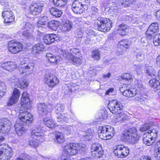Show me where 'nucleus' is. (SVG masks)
<instances>
[{"mask_svg": "<svg viewBox=\"0 0 160 160\" xmlns=\"http://www.w3.org/2000/svg\"><path fill=\"white\" fill-rule=\"evenodd\" d=\"M139 137L137 134V130L135 127L124 131L121 136L122 140L132 144L138 143L139 140Z\"/></svg>", "mask_w": 160, "mask_h": 160, "instance_id": "1", "label": "nucleus"}, {"mask_svg": "<svg viewBox=\"0 0 160 160\" xmlns=\"http://www.w3.org/2000/svg\"><path fill=\"white\" fill-rule=\"evenodd\" d=\"M86 150L85 144L82 143H71L64 147V152L68 156L74 155L78 154V151L84 152Z\"/></svg>", "mask_w": 160, "mask_h": 160, "instance_id": "2", "label": "nucleus"}, {"mask_svg": "<svg viewBox=\"0 0 160 160\" xmlns=\"http://www.w3.org/2000/svg\"><path fill=\"white\" fill-rule=\"evenodd\" d=\"M114 133L113 127L110 125L99 126L98 135L100 138L102 139H110L113 136Z\"/></svg>", "mask_w": 160, "mask_h": 160, "instance_id": "3", "label": "nucleus"}, {"mask_svg": "<svg viewBox=\"0 0 160 160\" xmlns=\"http://www.w3.org/2000/svg\"><path fill=\"white\" fill-rule=\"evenodd\" d=\"M112 23L109 18H98L95 21V25L99 30L105 32L111 29L112 27Z\"/></svg>", "mask_w": 160, "mask_h": 160, "instance_id": "4", "label": "nucleus"}, {"mask_svg": "<svg viewBox=\"0 0 160 160\" xmlns=\"http://www.w3.org/2000/svg\"><path fill=\"white\" fill-rule=\"evenodd\" d=\"M20 107L18 108L17 110L18 111H19V114L18 116V119L16 121H19V123L24 124L25 123L28 125L32 123L33 120L32 115L27 112L24 111L26 109H23L22 111L19 110Z\"/></svg>", "mask_w": 160, "mask_h": 160, "instance_id": "5", "label": "nucleus"}, {"mask_svg": "<svg viewBox=\"0 0 160 160\" xmlns=\"http://www.w3.org/2000/svg\"><path fill=\"white\" fill-rule=\"evenodd\" d=\"M57 50L59 55L62 56L67 60L71 62L74 65L78 66L82 64L81 59L78 56H75L70 53H67L65 50L61 49H58Z\"/></svg>", "mask_w": 160, "mask_h": 160, "instance_id": "6", "label": "nucleus"}, {"mask_svg": "<svg viewBox=\"0 0 160 160\" xmlns=\"http://www.w3.org/2000/svg\"><path fill=\"white\" fill-rule=\"evenodd\" d=\"M113 152L117 157L123 158L128 155L129 153V149L127 146L119 145L114 147Z\"/></svg>", "mask_w": 160, "mask_h": 160, "instance_id": "7", "label": "nucleus"}, {"mask_svg": "<svg viewBox=\"0 0 160 160\" xmlns=\"http://www.w3.org/2000/svg\"><path fill=\"white\" fill-rule=\"evenodd\" d=\"M108 108L112 113L117 114L121 112L123 106L117 100H113L109 102L108 105Z\"/></svg>", "mask_w": 160, "mask_h": 160, "instance_id": "8", "label": "nucleus"}, {"mask_svg": "<svg viewBox=\"0 0 160 160\" xmlns=\"http://www.w3.org/2000/svg\"><path fill=\"white\" fill-rule=\"evenodd\" d=\"M22 44L20 42L13 40L10 41L8 44V49L11 53L15 54L21 51Z\"/></svg>", "mask_w": 160, "mask_h": 160, "instance_id": "9", "label": "nucleus"}, {"mask_svg": "<svg viewBox=\"0 0 160 160\" xmlns=\"http://www.w3.org/2000/svg\"><path fill=\"white\" fill-rule=\"evenodd\" d=\"M65 106L63 104L58 103L55 107L54 110L56 113L59 115L57 117L58 118H60L62 120L67 122L68 120L70 117L67 113L62 114V113L63 112Z\"/></svg>", "mask_w": 160, "mask_h": 160, "instance_id": "10", "label": "nucleus"}, {"mask_svg": "<svg viewBox=\"0 0 160 160\" xmlns=\"http://www.w3.org/2000/svg\"><path fill=\"white\" fill-rule=\"evenodd\" d=\"M5 145H0V160H8L12 157V153L10 148H6Z\"/></svg>", "mask_w": 160, "mask_h": 160, "instance_id": "11", "label": "nucleus"}, {"mask_svg": "<svg viewBox=\"0 0 160 160\" xmlns=\"http://www.w3.org/2000/svg\"><path fill=\"white\" fill-rule=\"evenodd\" d=\"M31 102L29 98V95L26 91L24 92L21 99V107L19 110L22 111L23 109H29L31 107Z\"/></svg>", "mask_w": 160, "mask_h": 160, "instance_id": "12", "label": "nucleus"}, {"mask_svg": "<svg viewBox=\"0 0 160 160\" xmlns=\"http://www.w3.org/2000/svg\"><path fill=\"white\" fill-rule=\"evenodd\" d=\"M44 80L49 87L53 88L57 85L59 81L56 76L50 73H48L45 75Z\"/></svg>", "mask_w": 160, "mask_h": 160, "instance_id": "13", "label": "nucleus"}, {"mask_svg": "<svg viewBox=\"0 0 160 160\" xmlns=\"http://www.w3.org/2000/svg\"><path fill=\"white\" fill-rule=\"evenodd\" d=\"M34 64L32 63H29L28 64L21 63V64L19 66L18 69L20 72L25 76L31 73L34 68Z\"/></svg>", "mask_w": 160, "mask_h": 160, "instance_id": "14", "label": "nucleus"}, {"mask_svg": "<svg viewBox=\"0 0 160 160\" xmlns=\"http://www.w3.org/2000/svg\"><path fill=\"white\" fill-rule=\"evenodd\" d=\"M11 125V122L7 118L0 119V133H5L8 132Z\"/></svg>", "mask_w": 160, "mask_h": 160, "instance_id": "15", "label": "nucleus"}, {"mask_svg": "<svg viewBox=\"0 0 160 160\" xmlns=\"http://www.w3.org/2000/svg\"><path fill=\"white\" fill-rule=\"evenodd\" d=\"M158 31V24L157 23H153L151 24L148 29L146 34L148 39H152L155 34Z\"/></svg>", "mask_w": 160, "mask_h": 160, "instance_id": "16", "label": "nucleus"}, {"mask_svg": "<svg viewBox=\"0 0 160 160\" xmlns=\"http://www.w3.org/2000/svg\"><path fill=\"white\" fill-rule=\"evenodd\" d=\"M20 92L19 90L16 88L13 89L12 96L7 102V105L11 106L16 103L18 102L20 96Z\"/></svg>", "mask_w": 160, "mask_h": 160, "instance_id": "17", "label": "nucleus"}, {"mask_svg": "<svg viewBox=\"0 0 160 160\" xmlns=\"http://www.w3.org/2000/svg\"><path fill=\"white\" fill-rule=\"evenodd\" d=\"M58 38L57 34L53 33L45 35L43 38L44 42L48 45L51 44L55 41H57Z\"/></svg>", "mask_w": 160, "mask_h": 160, "instance_id": "18", "label": "nucleus"}, {"mask_svg": "<svg viewBox=\"0 0 160 160\" xmlns=\"http://www.w3.org/2000/svg\"><path fill=\"white\" fill-rule=\"evenodd\" d=\"M2 16L4 18L5 23L11 22L14 20V16L12 12L10 10L4 11L2 12Z\"/></svg>", "mask_w": 160, "mask_h": 160, "instance_id": "19", "label": "nucleus"}, {"mask_svg": "<svg viewBox=\"0 0 160 160\" xmlns=\"http://www.w3.org/2000/svg\"><path fill=\"white\" fill-rule=\"evenodd\" d=\"M11 83H14L15 85H17L18 84H20L21 88H27L28 85V82L27 81L24 79H22L21 81L19 80L15 76H12L9 79Z\"/></svg>", "mask_w": 160, "mask_h": 160, "instance_id": "20", "label": "nucleus"}, {"mask_svg": "<svg viewBox=\"0 0 160 160\" xmlns=\"http://www.w3.org/2000/svg\"><path fill=\"white\" fill-rule=\"evenodd\" d=\"M72 7V10L75 13L81 14L85 12L78 0L73 2Z\"/></svg>", "mask_w": 160, "mask_h": 160, "instance_id": "21", "label": "nucleus"}, {"mask_svg": "<svg viewBox=\"0 0 160 160\" xmlns=\"http://www.w3.org/2000/svg\"><path fill=\"white\" fill-rule=\"evenodd\" d=\"M1 67L3 69L8 71H11L18 67L16 62L12 61L5 62L1 65Z\"/></svg>", "mask_w": 160, "mask_h": 160, "instance_id": "22", "label": "nucleus"}, {"mask_svg": "<svg viewBox=\"0 0 160 160\" xmlns=\"http://www.w3.org/2000/svg\"><path fill=\"white\" fill-rule=\"evenodd\" d=\"M19 121H16L14 125L15 131L17 134L21 136L26 132V130L23 127V125L19 123Z\"/></svg>", "mask_w": 160, "mask_h": 160, "instance_id": "23", "label": "nucleus"}, {"mask_svg": "<svg viewBox=\"0 0 160 160\" xmlns=\"http://www.w3.org/2000/svg\"><path fill=\"white\" fill-rule=\"evenodd\" d=\"M137 93L136 89L131 88L126 89L122 92L123 96L127 97H132L135 96Z\"/></svg>", "mask_w": 160, "mask_h": 160, "instance_id": "24", "label": "nucleus"}, {"mask_svg": "<svg viewBox=\"0 0 160 160\" xmlns=\"http://www.w3.org/2000/svg\"><path fill=\"white\" fill-rule=\"evenodd\" d=\"M149 82L150 87L154 91L160 90V82L158 80L153 79L150 80Z\"/></svg>", "mask_w": 160, "mask_h": 160, "instance_id": "25", "label": "nucleus"}, {"mask_svg": "<svg viewBox=\"0 0 160 160\" xmlns=\"http://www.w3.org/2000/svg\"><path fill=\"white\" fill-rule=\"evenodd\" d=\"M54 141L58 143H62L64 142L65 140L64 134L60 132H56Z\"/></svg>", "mask_w": 160, "mask_h": 160, "instance_id": "26", "label": "nucleus"}, {"mask_svg": "<svg viewBox=\"0 0 160 160\" xmlns=\"http://www.w3.org/2000/svg\"><path fill=\"white\" fill-rule=\"evenodd\" d=\"M118 46L122 48L123 50L126 51L130 47V44L128 39H123L119 42Z\"/></svg>", "mask_w": 160, "mask_h": 160, "instance_id": "27", "label": "nucleus"}, {"mask_svg": "<svg viewBox=\"0 0 160 160\" xmlns=\"http://www.w3.org/2000/svg\"><path fill=\"white\" fill-rule=\"evenodd\" d=\"M46 56L48 59V61L50 62L57 64L59 63L60 59H59V57L58 56L56 57L54 55L50 53H48L47 54Z\"/></svg>", "mask_w": 160, "mask_h": 160, "instance_id": "28", "label": "nucleus"}, {"mask_svg": "<svg viewBox=\"0 0 160 160\" xmlns=\"http://www.w3.org/2000/svg\"><path fill=\"white\" fill-rule=\"evenodd\" d=\"M101 149H102V147L101 145L99 143H95L93 144L91 147V153H93V154L95 155V152H96V150H99V152H98V154L101 155V152H102L101 151Z\"/></svg>", "mask_w": 160, "mask_h": 160, "instance_id": "29", "label": "nucleus"}, {"mask_svg": "<svg viewBox=\"0 0 160 160\" xmlns=\"http://www.w3.org/2000/svg\"><path fill=\"white\" fill-rule=\"evenodd\" d=\"M94 134L93 130L88 129L86 132L85 135L82 136V139L84 141H90L92 139Z\"/></svg>", "mask_w": 160, "mask_h": 160, "instance_id": "30", "label": "nucleus"}, {"mask_svg": "<svg viewBox=\"0 0 160 160\" xmlns=\"http://www.w3.org/2000/svg\"><path fill=\"white\" fill-rule=\"evenodd\" d=\"M43 122L44 124L47 127L52 128H54L57 126V125L52 119H48V118H44Z\"/></svg>", "mask_w": 160, "mask_h": 160, "instance_id": "31", "label": "nucleus"}, {"mask_svg": "<svg viewBox=\"0 0 160 160\" xmlns=\"http://www.w3.org/2000/svg\"><path fill=\"white\" fill-rule=\"evenodd\" d=\"M30 10L31 14L34 15L38 14L40 10L39 6L37 4L32 5L30 7Z\"/></svg>", "mask_w": 160, "mask_h": 160, "instance_id": "32", "label": "nucleus"}, {"mask_svg": "<svg viewBox=\"0 0 160 160\" xmlns=\"http://www.w3.org/2000/svg\"><path fill=\"white\" fill-rule=\"evenodd\" d=\"M47 25V26H46V28L48 27L52 30L56 31L59 26V24L58 22L52 20L48 23Z\"/></svg>", "mask_w": 160, "mask_h": 160, "instance_id": "33", "label": "nucleus"}, {"mask_svg": "<svg viewBox=\"0 0 160 160\" xmlns=\"http://www.w3.org/2000/svg\"><path fill=\"white\" fill-rule=\"evenodd\" d=\"M25 26V28H26V29L22 33V35L25 37H26L28 39H29L32 36L31 34L28 32L29 30L28 29L31 28L32 26L28 22L26 23Z\"/></svg>", "mask_w": 160, "mask_h": 160, "instance_id": "34", "label": "nucleus"}, {"mask_svg": "<svg viewBox=\"0 0 160 160\" xmlns=\"http://www.w3.org/2000/svg\"><path fill=\"white\" fill-rule=\"evenodd\" d=\"M128 26L124 24L119 25L118 27V33L119 35L122 36H125L126 34V29Z\"/></svg>", "mask_w": 160, "mask_h": 160, "instance_id": "35", "label": "nucleus"}, {"mask_svg": "<svg viewBox=\"0 0 160 160\" xmlns=\"http://www.w3.org/2000/svg\"><path fill=\"white\" fill-rule=\"evenodd\" d=\"M154 141L155 140L151 138L146 134H144L143 135V142L146 145L150 146L152 145Z\"/></svg>", "mask_w": 160, "mask_h": 160, "instance_id": "36", "label": "nucleus"}, {"mask_svg": "<svg viewBox=\"0 0 160 160\" xmlns=\"http://www.w3.org/2000/svg\"><path fill=\"white\" fill-rule=\"evenodd\" d=\"M50 12L51 14L56 17H60L62 13V12L61 10L53 7L50 9Z\"/></svg>", "mask_w": 160, "mask_h": 160, "instance_id": "37", "label": "nucleus"}, {"mask_svg": "<svg viewBox=\"0 0 160 160\" xmlns=\"http://www.w3.org/2000/svg\"><path fill=\"white\" fill-rule=\"evenodd\" d=\"M72 28V22L68 20L63 24L62 27V29L63 31L68 32Z\"/></svg>", "mask_w": 160, "mask_h": 160, "instance_id": "38", "label": "nucleus"}, {"mask_svg": "<svg viewBox=\"0 0 160 160\" xmlns=\"http://www.w3.org/2000/svg\"><path fill=\"white\" fill-rule=\"evenodd\" d=\"M146 73L148 75L152 77L156 76V73L152 66H147L146 68Z\"/></svg>", "mask_w": 160, "mask_h": 160, "instance_id": "39", "label": "nucleus"}, {"mask_svg": "<svg viewBox=\"0 0 160 160\" xmlns=\"http://www.w3.org/2000/svg\"><path fill=\"white\" fill-rule=\"evenodd\" d=\"M68 0H53L54 5L56 6L63 7L67 4Z\"/></svg>", "mask_w": 160, "mask_h": 160, "instance_id": "40", "label": "nucleus"}, {"mask_svg": "<svg viewBox=\"0 0 160 160\" xmlns=\"http://www.w3.org/2000/svg\"><path fill=\"white\" fill-rule=\"evenodd\" d=\"M158 133V131L156 129H153L152 131H150V132H147L145 134L151 138L155 140L157 136Z\"/></svg>", "mask_w": 160, "mask_h": 160, "instance_id": "41", "label": "nucleus"}, {"mask_svg": "<svg viewBox=\"0 0 160 160\" xmlns=\"http://www.w3.org/2000/svg\"><path fill=\"white\" fill-rule=\"evenodd\" d=\"M82 6L83 9L85 11L88 8V6L90 4V0H78Z\"/></svg>", "mask_w": 160, "mask_h": 160, "instance_id": "42", "label": "nucleus"}, {"mask_svg": "<svg viewBox=\"0 0 160 160\" xmlns=\"http://www.w3.org/2000/svg\"><path fill=\"white\" fill-rule=\"evenodd\" d=\"M136 0H120V2L122 7H125L131 6Z\"/></svg>", "mask_w": 160, "mask_h": 160, "instance_id": "43", "label": "nucleus"}, {"mask_svg": "<svg viewBox=\"0 0 160 160\" xmlns=\"http://www.w3.org/2000/svg\"><path fill=\"white\" fill-rule=\"evenodd\" d=\"M121 78L122 80L126 82V84L128 83V82H131L132 80L131 76L128 73L123 74L121 76Z\"/></svg>", "mask_w": 160, "mask_h": 160, "instance_id": "44", "label": "nucleus"}, {"mask_svg": "<svg viewBox=\"0 0 160 160\" xmlns=\"http://www.w3.org/2000/svg\"><path fill=\"white\" fill-rule=\"evenodd\" d=\"M74 128L72 126H68L63 127L62 128L63 131L67 135H70L71 133L74 132Z\"/></svg>", "mask_w": 160, "mask_h": 160, "instance_id": "45", "label": "nucleus"}, {"mask_svg": "<svg viewBox=\"0 0 160 160\" xmlns=\"http://www.w3.org/2000/svg\"><path fill=\"white\" fill-rule=\"evenodd\" d=\"M41 16V27L46 28L47 26V24L48 23L47 22L48 20L47 16L45 15Z\"/></svg>", "mask_w": 160, "mask_h": 160, "instance_id": "46", "label": "nucleus"}, {"mask_svg": "<svg viewBox=\"0 0 160 160\" xmlns=\"http://www.w3.org/2000/svg\"><path fill=\"white\" fill-rule=\"evenodd\" d=\"M6 90V87L4 83L0 82V97L4 95Z\"/></svg>", "mask_w": 160, "mask_h": 160, "instance_id": "47", "label": "nucleus"}, {"mask_svg": "<svg viewBox=\"0 0 160 160\" xmlns=\"http://www.w3.org/2000/svg\"><path fill=\"white\" fill-rule=\"evenodd\" d=\"M42 106V112L43 113V114L47 115L49 114V115H50V110L48 109L47 106L44 103L41 104V106Z\"/></svg>", "mask_w": 160, "mask_h": 160, "instance_id": "48", "label": "nucleus"}, {"mask_svg": "<svg viewBox=\"0 0 160 160\" xmlns=\"http://www.w3.org/2000/svg\"><path fill=\"white\" fill-rule=\"evenodd\" d=\"M153 43L155 46H160V34L156 35L153 38Z\"/></svg>", "mask_w": 160, "mask_h": 160, "instance_id": "49", "label": "nucleus"}, {"mask_svg": "<svg viewBox=\"0 0 160 160\" xmlns=\"http://www.w3.org/2000/svg\"><path fill=\"white\" fill-rule=\"evenodd\" d=\"M92 57L95 60H99L100 57L99 51L98 50H95L92 52Z\"/></svg>", "mask_w": 160, "mask_h": 160, "instance_id": "50", "label": "nucleus"}, {"mask_svg": "<svg viewBox=\"0 0 160 160\" xmlns=\"http://www.w3.org/2000/svg\"><path fill=\"white\" fill-rule=\"evenodd\" d=\"M32 52L34 54H39L40 52V44L38 43L35 45L32 48Z\"/></svg>", "mask_w": 160, "mask_h": 160, "instance_id": "51", "label": "nucleus"}, {"mask_svg": "<svg viewBox=\"0 0 160 160\" xmlns=\"http://www.w3.org/2000/svg\"><path fill=\"white\" fill-rule=\"evenodd\" d=\"M32 135L34 138L36 137H39L40 136V129L39 128H35L32 130L31 132Z\"/></svg>", "mask_w": 160, "mask_h": 160, "instance_id": "52", "label": "nucleus"}, {"mask_svg": "<svg viewBox=\"0 0 160 160\" xmlns=\"http://www.w3.org/2000/svg\"><path fill=\"white\" fill-rule=\"evenodd\" d=\"M66 87L71 92H73L78 89V87L75 83H72L70 84L67 85Z\"/></svg>", "mask_w": 160, "mask_h": 160, "instance_id": "53", "label": "nucleus"}, {"mask_svg": "<svg viewBox=\"0 0 160 160\" xmlns=\"http://www.w3.org/2000/svg\"><path fill=\"white\" fill-rule=\"evenodd\" d=\"M154 155L156 159L160 160V146L155 149Z\"/></svg>", "mask_w": 160, "mask_h": 160, "instance_id": "54", "label": "nucleus"}, {"mask_svg": "<svg viewBox=\"0 0 160 160\" xmlns=\"http://www.w3.org/2000/svg\"><path fill=\"white\" fill-rule=\"evenodd\" d=\"M150 124H152H152L146 123L140 128L139 131L141 132L146 131L150 128Z\"/></svg>", "mask_w": 160, "mask_h": 160, "instance_id": "55", "label": "nucleus"}, {"mask_svg": "<svg viewBox=\"0 0 160 160\" xmlns=\"http://www.w3.org/2000/svg\"><path fill=\"white\" fill-rule=\"evenodd\" d=\"M71 52L70 53H71L72 55H73L75 56H79L80 55V53L79 50L76 48H72L71 49ZM66 52L67 53H69V52Z\"/></svg>", "mask_w": 160, "mask_h": 160, "instance_id": "56", "label": "nucleus"}, {"mask_svg": "<svg viewBox=\"0 0 160 160\" xmlns=\"http://www.w3.org/2000/svg\"><path fill=\"white\" fill-rule=\"evenodd\" d=\"M120 119V121H123L128 118V116L123 113L121 112L118 113Z\"/></svg>", "mask_w": 160, "mask_h": 160, "instance_id": "57", "label": "nucleus"}, {"mask_svg": "<svg viewBox=\"0 0 160 160\" xmlns=\"http://www.w3.org/2000/svg\"><path fill=\"white\" fill-rule=\"evenodd\" d=\"M96 151L97 152H95L94 154L95 155L93 154V153H92V157L93 158H101L103 154V149H101V151H102V152H101V155L98 154V152H99V151L96 150Z\"/></svg>", "mask_w": 160, "mask_h": 160, "instance_id": "58", "label": "nucleus"}, {"mask_svg": "<svg viewBox=\"0 0 160 160\" xmlns=\"http://www.w3.org/2000/svg\"><path fill=\"white\" fill-rule=\"evenodd\" d=\"M29 143L30 146L34 148L38 145V143L36 140H30L29 141Z\"/></svg>", "mask_w": 160, "mask_h": 160, "instance_id": "59", "label": "nucleus"}, {"mask_svg": "<svg viewBox=\"0 0 160 160\" xmlns=\"http://www.w3.org/2000/svg\"><path fill=\"white\" fill-rule=\"evenodd\" d=\"M134 68L138 74H140L141 73L142 68L140 65H135Z\"/></svg>", "mask_w": 160, "mask_h": 160, "instance_id": "60", "label": "nucleus"}, {"mask_svg": "<svg viewBox=\"0 0 160 160\" xmlns=\"http://www.w3.org/2000/svg\"><path fill=\"white\" fill-rule=\"evenodd\" d=\"M144 54L141 53H138L137 55V59L138 61H141L144 58Z\"/></svg>", "mask_w": 160, "mask_h": 160, "instance_id": "61", "label": "nucleus"}, {"mask_svg": "<svg viewBox=\"0 0 160 160\" xmlns=\"http://www.w3.org/2000/svg\"><path fill=\"white\" fill-rule=\"evenodd\" d=\"M98 11V9L95 6H92L91 8L90 12L93 15H95Z\"/></svg>", "mask_w": 160, "mask_h": 160, "instance_id": "62", "label": "nucleus"}, {"mask_svg": "<svg viewBox=\"0 0 160 160\" xmlns=\"http://www.w3.org/2000/svg\"><path fill=\"white\" fill-rule=\"evenodd\" d=\"M126 51H124L122 48L118 47V51L117 52L116 54L118 56L123 55Z\"/></svg>", "mask_w": 160, "mask_h": 160, "instance_id": "63", "label": "nucleus"}, {"mask_svg": "<svg viewBox=\"0 0 160 160\" xmlns=\"http://www.w3.org/2000/svg\"><path fill=\"white\" fill-rule=\"evenodd\" d=\"M135 86L136 87L140 89L142 88L143 87V86L141 83V82L138 81H135Z\"/></svg>", "mask_w": 160, "mask_h": 160, "instance_id": "64", "label": "nucleus"}]
</instances>
